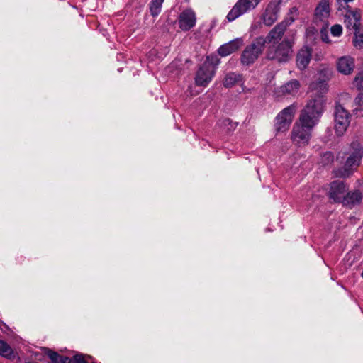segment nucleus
<instances>
[{
  "label": "nucleus",
  "mask_w": 363,
  "mask_h": 363,
  "mask_svg": "<svg viewBox=\"0 0 363 363\" xmlns=\"http://www.w3.org/2000/svg\"><path fill=\"white\" fill-rule=\"evenodd\" d=\"M309 87L316 92L313 94L311 99L301 111L298 120L314 128L319 123L325 111L326 104L325 94L328 88L327 84L323 80L313 82Z\"/></svg>",
  "instance_id": "obj_1"
},
{
  "label": "nucleus",
  "mask_w": 363,
  "mask_h": 363,
  "mask_svg": "<svg viewBox=\"0 0 363 363\" xmlns=\"http://www.w3.org/2000/svg\"><path fill=\"white\" fill-rule=\"evenodd\" d=\"M244 0H238L232 9L228 13L226 18L228 21H233L241 15L250 10L249 2H245V8L241 4Z\"/></svg>",
  "instance_id": "obj_17"
},
{
  "label": "nucleus",
  "mask_w": 363,
  "mask_h": 363,
  "mask_svg": "<svg viewBox=\"0 0 363 363\" xmlns=\"http://www.w3.org/2000/svg\"><path fill=\"white\" fill-rule=\"evenodd\" d=\"M294 21L292 18L286 19L277 24L267 35L265 38L258 37L263 41V45L265 44L275 45L280 43L286 30L287 27Z\"/></svg>",
  "instance_id": "obj_8"
},
{
  "label": "nucleus",
  "mask_w": 363,
  "mask_h": 363,
  "mask_svg": "<svg viewBox=\"0 0 363 363\" xmlns=\"http://www.w3.org/2000/svg\"><path fill=\"white\" fill-rule=\"evenodd\" d=\"M354 39L353 40V45L357 48H363V33H360V28L358 30H354Z\"/></svg>",
  "instance_id": "obj_29"
},
{
  "label": "nucleus",
  "mask_w": 363,
  "mask_h": 363,
  "mask_svg": "<svg viewBox=\"0 0 363 363\" xmlns=\"http://www.w3.org/2000/svg\"><path fill=\"white\" fill-rule=\"evenodd\" d=\"M328 25L326 24L325 27L323 26V28L320 30V37L323 42L326 43H330V40L329 39L328 33Z\"/></svg>",
  "instance_id": "obj_32"
},
{
  "label": "nucleus",
  "mask_w": 363,
  "mask_h": 363,
  "mask_svg": "<svg viewBox=\"0 0 363 363\" xmlns=\"http://www.w3.org/2000/svg\"><path fill=\"white\" fill-rule=\"evenodd\" d=\"M313 127L297 120L291 132V140L298 147H304L309 143Z\"/></svg>",
  "instance_id": "obj_5"
},
{
  "label": "nucleus",
  "mask_w": 363,
  "mask_h": 363,
  "mask_svg": "<svg viewBox=\"0 0 363 363\" xmlns=\"http://www.w3.org/2000/svg\"><path fill=\"white\" fill-rule=\"evenodd\" d=\"M312 55V50L305 45L296 54V65L300 70H304L308 65Z\"/></svg>",
  "instance_id": "obj_13"
},
{
  "label": "nucleus",
  "mask_w": 363,
  "mask_h": 363,
  "mask_svg": "<svg viewBox=\"0 0 363 363\" xmlns=\"http://www.w3.org/2000/svg\"><path fill=\"white\" fill-rule=\"evenodd\" d=\"M48 356L51 360V363H67L68 357H62L55 352L49 351Z\"/></svg>",
  "instance_id": "obj_27"
},
{
  "label": "nucleus",
  "mask_w": 363,
  "mask_h": 363,
  "mask_svg": "<svg viewBox=\"0 0 363 363\" xmlns=\"http://www.w3.org/2000/svg\"><path fill=\"white\" fill-rule=\"evenodd\" d=\"M296 106L290 105L284 108L276 117L275 130L277 132L286 131L291 123L296 111Z\"/></svg>",
  "instance_id": "obj_9"
},
{
  "label": "nucleus",
  "mask_w": 363,
  "mask_h": 363,
  "mask_svg": "<svg viewBox=\"0 0 363 363\" xmlns=\"http://www.w3.org/2000/svg\"><path fill=\"white\" fill-rule=\"evenodd\" d=\"M354 104L356 108L354 109L355 114L363 116V94L359 93L355 97Z\"/></svg>",
  "instance_id": "obj_25"
},
{
  "label": "nucleus",
  "mask_w": 363,
  "mask_h": 363,
  "mask_svg": "<svg viewBox=\"0 0 363 363\" xmlns=\"http://www.w3.org/2000/svg\"><path fill=\"white\" fill-rule=\"evenodd\" d=\"M330 1L321 0L315 9V15L318 17H325L330 13Z\"/></svg>",
  "instance_id": "obj_22"
},
{
  "label": "nucleus",
  "mask_w": 363,
  "mask_h": 363,
  "mask_svg": "<svg viewBox=\"0 0 363 363\" xmlns=\"http://www.w3.org/2000/svg\"><path fill=\"white\" fill-rule=\"evenodd\" d=\"M300 86V82L297 79H292L281 86L279 89V93L282 95H294L298 91Z\"/></svg>",
  "instance_id": "obj_18"
},
{
  "label": "nucleus",
  "mask_w": 363,
  "mask_h": 363,
  "mask_svg": "<svg viewBox=\"0 0 363 363\" xmlns=\"http://www.w3.org/2000/svg\"><path fill=\"white\" fill-rule=\"evenodd\" d=\"M157 1H159V2L163 3L164 0H157Z\"/></svg>",
  "instance_id": "obj_36"
},
{
  "label": "nucleus",
  "mask_w": 363,
  "mask_h": 363,
  "mask_svg": "<svg viewBox=\"0 0 363 363\" xmlns=\"http://www.w3.org/2000/svg\"><path fill=\"white\" fill-rule=\"evenodd\" d=\"M309 87L316 92L313 94L311 99L301 111L298 120L314 128L319 123L325 111L326 104L325 94L328 88L327 84L323 80L313 82Z\"/></svg>",
  "instance_id": "obj_2"
},
{
  "label": "nucleus",
  "mask_w": 363,
  "mask_h": 363,
  "mask_svg": "<svg viewBox=\"0 0 363 363\" xmlns=\"http://www.w3.org/2000/svg\"><path fill=\"white\" fill-rule=\"evenodd\" d=\"M353 84L359 90L363 91V70L356 75Z\"/></svg>",
  "instance_id": "obj_30"
},
{
  "label": "nucleus",
  "mask_w": 363,
  "mask_h": 363,
  "mask_svg": "<svg viewBox=\"0 0 363 363\" xmlns=\"http://www.w3.org/2000/svg\"><path fill=\"white\" fill-rule=\"evenodd\" d=\"M263 41L256 38L250 45L242 51L240 61L242 65L249 66L259 57L264 49Z\"/></svg>",
  "instance_id": "obj_7"
},
{
  "label": "nucleus",
  "mask_w": 363,
  "mask_h": 363,
  "mask_svg": "<svg viewBox=\"0 0 363 363\" xmlns=\"http://www.w3.org/2000/svg\"><path fill=\"white\" fill-rule=\"evenodd\" d=\"M296 31L290 30L279 43L270 45L267 51V58L277 62H286L292 56Z\"/></svg>",
  "instance_id": "obj_3"
},
{
  "label": "nucleus",
  "mask_w": 363,
  "mask_h": 363,
  "mask_svg": "<svg viewBox=\"0 0 363 363\" xmlns=\"http://www.w3.org/2000/svg\"><path fill=\"white\" fill-rule=\"evenodd\" d=\"M162 4L157 0H151L150 3V13L152 16L155 17L160 13Z\"/></svg>",
  "instance_id": "obj_26"
},
{
  "label": "nucleus",
  "mask_w": 363,
  "mask_h": 363,
  "mask_svg": "<svg viewBox=\"0 0 363 363\" xmlns=\"http://www.w3.org/2000/svg\"><path fill=\"white\" fill-rule=\"evenodd\" d=\"M363 156V150L358 149L352 152L346 160L345 166L351 168L354 165H359V163Z\"/></svg>",
  "instance_id": "obj_21"
},
{
  "label": "nucleus",
  "mask_w": 363,
  "mask_h": 363,
  "mask_svg": "<svg viewBox=\"0 0 363 363\" xmlns=\"http://www.w3.org/2000/svg\"><path fill=\"white\" fill-rule=\"evenodd\" d=\"M362 197V194L359 190L346 192L342 204L345 206L352 208L361 203Z\"/></svg>",
  "instance_id": "obj_16"
},
{
  "label": "nucleus",
  "mask_w": 363,
  "mask_h": 363,
  "mask_svg": "<svg viewBox=\"0 0 363 363\" xmlns=\"http://www.w3.org/2000/svg\"><path fill=\"white\" fill-rule=\"evenodd\" d=\"M196 24L195 13L191 9L182 11L179 17V26L184 31H188Z\"/></svg>",
  "instance_id": "obj_12"
},
{
  "label": "nucleus",
  "mask_w": 363,
  "mask_h": 363,
  "mask_svg": "<svg viewBox=\"0 0 363 363\" xmlns=\"http://www.w3.org/2000/svg\"><path fill=\"white\" fill-rule=\"evenodd\" d=\"M344 9L347 11V14L345 15V18H350V16H352L354 19V23L353 25V28L354 30H358L361 26V12L360 9H356L354 10H352L350 6L347 5Z\"/></svg>",
  "instance_id": "obj_20"
},
{
  "label": "nucleus",
  "mask_w": 363,
  "mask_h": 363,
  "mask_svg": "<svg viewBox=\"0 0 363 363\" xmlns=\"http://www.w3.org/2000/svg\"><path fill=\"white\" fill-rule=\"evenodd\" d=\"M333 115L335 133L342 136L350 123L351 115L340 103L335 104Z\"/></svg>",
  "instance_id": "obj_6"
},
{
  "label": "nucleus",
  "mask_w": 363,
  "mask_h": 363,
  "mask_svg": "<svg viewBox=\"0 0 363 363\" xmlns=\"http://www.w3.org/2000/svg\"><path fill=\"white\" fill-rule=\"evenodd\" d=\"M279 11V2H269L262 15L264 23L267 26H271L277 20Z\"/></svg>",
  "instance_id": "obj_11"
},
{
  "label": "nucleus",
  "mask_w": 363,
  "mask_h": 363,
  "mask_svg": "<svg viewBox=\"0 0 363 363\" xmlns=\"http://www.w3.org/2000/svg\"><path fill=\"white\" fill-rule=\"evenodd\" d=\"M361 277L363 278V271L361 273Z\"/></svg>",
  "instance_id": "obj_37"
},
{
  "label": "nucleus",
  "mask_w": 363,
  "mask_h": 363,
  "mask_svg": "<svg viewBox=\"0 0 363 363\" xmlns=\"http://www.w3.org/2000/svg\"><path fill=\"white\" fill-rule=\"evenodd\" d=\"M216 57L207 56L196 73L195 84L199 86H207L213 77L216 66L219 63Z\"/></svg>",
  "instance_id": "obj_4"
},
{
  "label": "nucleus",
  "mask_w": 363,
  "mask_h": 363,
  "mask_svg": "<svg viewBox=\"0 0 363 363\" xmlns=\"http://www.w3.org/2000/svg\"><path fill=\"white\" fill-rule=\"evenodd\" d=\"M334 161V155L330 151H327L321 155L320 163L323 166L330 164Z\"/></svg>",
  "instance_id": "obj_28"
},
{
  "label": "nucleus",
  "mask_w": 363,
  "mask_h": 363,
  "mask_svg": "<svg viewBox=\"0 0 363 363\" xmlns=\"http://www.w3.org/2000/svg\"><path fill=\"white\" fill-rule=\"evenodd\" d=\"M337 70L345 75L350 74L354 68V60L350 56L341 57L337 64Z\"/></svg>",
  "instance_id": "obj_15"
},
{
  "label": "nucleus",
  "mask_w": 363,
  "mask_h": 363,
  "mask_svg": "<svg viewBox=\"0 0 363 363\" xmlns=\"http://www.w3.org/2000/svg\"><path fill=\"white\" fill-rule=\"evenodd\" d=\"M69 363H89L85 359V355L77 352L72 358H69Z\"/></svg>",
  "instance_id": "obj_31"
},
{
  "label": "nucleus",
  "mask_w": 363,
  "mask_h": 363,
  "mask_svg": "<svg viewBox=\"0 0 363 363\" xmlns=\"http://www.w3.org/2000/svg\"><path fill=\"white\" fill-rule=\"evenodd\" d=\"M0 354L9 359L15 357V353L13 349L6 342L1 340H0Z\"/></svg>",
  "instance_id": "obj_24"
},
{
  "label": "nucleus",
  "mask_w": 363,
  "mask_h": 363,
  "mask_svg": "<svg viewBox=\"0 0 363 363\" xmlns=\"http://www.w3.org/2000/svg\"><path fill=\"white\" fill-rule=\"evenodd\" d=\"M282 0H274L273 2H279V4L280 5Z\"/></svg>",
  "instance_id": "obj_35"
},
{
  "label": "nucleus",
  "mask_w": 363,
  "mask_h": 363,
  "mask_svg": "<svg viewBox=\"0 0 363 363\" xmlns=\"http://www.w3.org/2000/svg\"><path fill=\"white\" fill-rule=\"evenodd\" d=\"M260 1L261 0H244L241 4L245 8V2H249L250 10L255 9Z\"/></svg>",
  "instance_id": "obj_34"
},
{
  "label": "nucleus",
  "mask_w": 363,
  "mask_h": 363,
  "mask_svg": "<svg viewBox=\"0 0 363 363\" xmlns=\"http://www.w3.org/2000/svg\"><path fill=\"white\" fill-rule=\"evenodd\" d=\"M331 33L333 36H340L342 33V28L339 24H335L331 27Z\"/></svg>",
  "instance_id": "obj_33"
},
{
  "label": "nucleus",
  "mask_w": 363,
  "mask_h": 363,
  "mask_svg": "<svg viewBox=\"0 0 363 363\" xmlns=\"http://www.w3.org/2000/svg\"><path fill=\"white\" fill-rule=\"evenodd\" d=\"M347 191L348 186L344 182L335 180L330 184L328 196L335 203H342Z\"/></svg>",
  "instance_id": "obj_10"
},
{
  "label": "nucleus",
  "mask_w": 363,
  "mask_h": 363,
  "mask_svg": "<svg viewBox=\"0 0 363 363\" xmlns=\"http://www.w3.org/2000/svg\"><path fill=\"white\" fill-rule=\"evenodd\" d=\"M242 45V38H238L220 46L218 52L221 57H225L237 51Z\"/></svg>",
  "instance_id": "obj_14"
},
{
  "label": "nucleus",
  "mask_w": 363,
  "mask_h": 363,
  "mask_svg": "<svg viewBox=\"0 0 363 363\" xmlns=\"http://www.w3.org/2000/svg\"><path fill=\"white\" fill-rule=\"evenodd\" d=\"M241 81V75L235 72H230L226 74L223 80V86L226 88H230L235 86L237 83Z\"/></svg>",
  "instance_id": "obj_23"
},
{
  "label": "nucleus",
  "mask_w": 363,
  "mask_h": 363,
  "mask_svg": "<svg viewBox=\"0 0 363 363\" xmlns=\"http://www.w3.org/2000/svg\"><path fill=\"white\" fill-rule=\"evenodd\" d=\"M224 134H230L237 128L238 123L233 122L230 118H225L220 120L217 124Z\"/></svg>",
  "instance_id": "obj_19"
}]
</instances>
